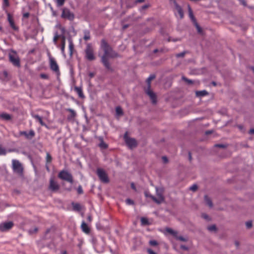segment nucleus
<instances>
[{"instance_id": "obj_1", "label": "nucleus", "mask_w": 254, "mask_h": 254, "mask_svg": "<svg viewBox=\"0 0 254 254\" xmlns=\"http://www.w3.org/2000/svg\"><path fill=\"white\" fill-rule=\"evenodd\" d=\"M101 49L104 54L101 57V62L108 70H112L111 64L109 61V58H114L119 57L118 54L115 52L105 39L101 41Z\"/></svg>"}, {"instance_id": "obj_2", "label": "nucleus", "mask_w": 254, "mask_h": 254, "mask_svg": "<svg viewBox=\"0 0 254 254\" xmlns=\"http://www.w3.org/2000/svg\"><path fill=\"white\" fill-rule=\"evenodd\" d=\"M155 190L157 197L152 196V200L158 204L163 203L165 201V197L163 195L164 189L163 188L156 187Z\"/></svg>"}, {"instance_id": "obj_3", "label": "nucleus", "mask_w": 254, "mask_h": 254, "mask_svg": "<svg viewBox=\"0 0 254 254\" xmlns=\"http://www.w3.org/2000/svg\"><path fill=\"white\" fill-rule=\"evenodd\" d=\"M85 58L90 61H94L96 59L94 54V50L91 43H87L86 48L84 50Z\"/></svg>"}, {"instance_id": "obj_4", "label": "nucleus", "mask_w": 254, "mask_h": 254, "mask_svg": "<svg viewBox=\"0 0 254 254\" xmlns=\"http://www.w3.org/2000/svg\"><path fill=\"white\" fill-rule=\"evenodd\" d=\"M12 168L14 173L20 177L23 176L24 168L22 164L18 160H12Z\"/></svg>"}, {"instance_id": "obj_5", "label": "nucleus", "mask_w": 254, "mask_h": 254, "mask_svg": "<svg viewBox=\"0 0 254 254\" xmlns=\"http://www.w3.org/2000/svg\"><path fill=\"white\" fill-rule=\"evenodd\" d=\"M8 58L10 62L17 67H20V58L15 51L11 50L8 54Z\"/></svg>"}, {"instance_id": "obj_6", "label": "nucleus", "mask_w": 254, "mask_h": 254, "mask_svg": "<svg viewBox=\"0 0 254 254\" xmlns=\"http://www.w3.org/2000/svg\"><path fill=\"white\" fill-rule=\"evenodd\" d=\"M48 56L49 58V65L51 69L54 71L57 75H59L60 73L59 67L56 60L52 57L49 52L48 53Z\"/></svg>"}, {"instance_id": "obj_7", "label": "nucleus", "mask_w": 254, "mask_h": 254, "mask_svg": "<svg viewBox=\"0 0 254 254\" xmlns=\"http://www.w3.org/2000/svg\"><path fill=\"white\" fill-rule=\"evenodd\" d=\"M58 177L60 179L67 181L71 184H72L73 182L72 175L65 170L60 171L58 174Z\"/></svg>"}, {"instance_id": "obj_8", "label": "nucleus", "mask_w": 254, "mask_h": 254, "mask_svg": "<svg viewBox=\"0 0 254 254\" xmlns=\"http://www.w3.org/2000/svg\"><path fill=\"white\" fill-rule=\"evenodd\" d=\"M61 17L72 21L74 18V14L68 8L64 7L62 9Z\"/></svg>"}, {"instance_id": "obj_9", "label": "nucleus", "mask_w": 254, "mask_h": 254, "mask_svg": "<svg viewBox=\"0 0 254 254\" xmlns=\"http://www.w3.org/2000/svg\"><path fill=\"white\" fill-rule=\"evenodd\" d=\"M49 190L53 192L58 191L60 188V186L58 182L55 181L54 177H51L49 181Z\"/></svg>"}, {"instance_id": "obj_10", "label": "nucleus", "mask_w": 254, "mask_h": 254, "mask_svg": "<svg viewBox=\"0 0 254 254\" xmlns=\"http://www.w3.org/2000/svg\"><path fill=\"white\" fill-rule=\"evenodd\" d=\"M97 174L101 182L107 183L109 180L106 172L102 169L98 168L97 170Z\"/></svg>"}, {"instance_id": "obj_11", "label": "nucleus", "mask_w": 254, "mask_h": 254, "mask_svg": "<svg viewBox=\"0 0 254 254\" xmlns=\"http://www.w3.org/2000/svg\"><path fill=\"white\" fill-rule=\"evenodd\" d=\"M124 139L127 145L130 148H133L137 146V142L134 138L128 137L126 133L124 135Z\"/></svg>"}, {"instance_id": "obj_12", "label": "nucleus", "mask_w": 254, "mask_h": 254, "mask_svg": "<svg viewBox=\"0 0 254 254\" xmlns=\"http://www.w3.org/2000/svg\"><path fill=\"white\" fill-rule=\"evenodd\" d=\"M146 94L149 97L152 103L155 104L157 103V97L156 94L151 89L150 87H147L145 89Z\"/></svg>"}, {"instance_id": "obj_13", "label": "nucleus", "mask_w": 254, "mask_h": 254, "mask_svg": "<svg viewBox=\"0 0 254 254\" xmlns=\"http://www.w3.org/2000/svg\"><path fill=\"white\" fill-rule=\"evenodd\" d=\"M19 134L24 136L26 139L30 140L34 137L35 133L33 130H30L29 132L25 131H20Z\"/></svg>"}, {"instance_id": "obj_14", "label": "nucleus", "mask_w": 254, "mask_h": 254, "mask_svg": "<svg viewBox=\"0 0 254 254\" xmlns=\"http://www.w3.org/2000/svg\"><path fill=\"white\" fill-rule=\"evenodd\" d=\"M6 12L7 13V20L9 23L10 27L14 30H17L18 28L14 23L12 16L10 14V13L8 12L7 10H6Z\"/></svg>"}, {"instance_id": "obj_15", "label": "nucleus", "mask_w": 254, "mask_h": 254, "mask_svg": "<svg viewBox=\"0 0 254 254\" xmlns=\"http://www.w3.org/2000/svg\"><path fill=\"white\" fill-rule=\"evenodd\" d=\"M13 226V223L11 221L6 222L1 225V231H7L10 230Z\"/></svg>"}, {"instance_id": "obj_16", "label": "nucleus", "mask_w": 254, "mask_h": 254, "mask_svg": "<svg viewBox=\"0 0 254 254\" xmlns=\"http://www.w3.org/2000/svg\"><path fill=\"white\" fill-rule=\"evenodd\" d=\"M174 5L175 10L178 12L180 15V18L183 19L184 15L182 8L178 4L176 0H174Z\"/></svg>"}, {"instance_id": "obj_17", "label": "nucleus", "mask_w": 254, "mask_h": 254, "mask_svg": "<svg viewBox=\"0 0 254 254\" xmlns=\"http://www.w3.org/2000/svg\"><path fill=\"white\" fill-rule=\"evenodd\" d=\"M74 91L78 94V96L81 98H84V95L82 92V89L81 87L75 86L74 87Z\"/></svg>"}, {"instance_id": "obj_18", "label": "nucleus", "mask_w": 254, "mask_h": 254, "mask_svg": "<svg viewBox=\"0 0 254 254\" xmlns=\"http://www.w3.org/2000/svg\"><path fill=\"white\" fill-rule=\"evenodd\" d=\"M81 228L83 232H84L86 234H89L90 232V229L86 224V223L83 221L82 222Z\"/></svg>"}, {"instance_id": "obj_19", "label": "nucleus", "mask_w": 254, "mask_h": 254, "mask_svg": "<svg viewBox=\"0 0 254 254\" xmlns=\"http://www.w3.org/2000/svg\"><path fill=\"white\" fill-rule=\"evenodd\" d=\"M32 117L37 120L42 126L47 127V125L43 122L42 118L38 115H32Z\"/></svg>"}, {"instance_id": "obj_20", "label": "nucleus", "mask_w": 254, "mask_h": 254, "mask_svg": "<svg viewBox=\"0 0 254 254\" xmlns=\"http://www.w3.org/2000/svg\"><path fill=\"white\" fill-rule=\"evenodd\" d=\"M208 94V93L206 90L196 91L195 92V95L197 97H202L207 95Z\"/></svg>"}, {"instance_id": "obj_21", "label": "nucleus", "mask_w": 254, "mask_h": 254, "mask_svg": "<svg viewBox=\"0 0 254 254\" xmlns=\"http://www.w3.org/2000/svg\"><path fill=\"white\" fill-rule=\"evenodd\" d=\"M165 230L168 233L171 234L172 236H173L175 238L176 236H177V234H178V232L177 231L174 230L170 228H166L165 229Z\"/></svg>"}, {"instance_id": "obj_22", "label": "nucleus", "mask_w": 254, "mask_h": 254, "mask_svg": "<svg viewBox=\"0 0 254 254\" xmlns=\"http://www.w3.org/2000/svg\"><path fill=\"white\" fill-rule=\"evenodd\" d=\"M188 10H189V16H190V18L193 22V23H196V21L195 18L193 14L192 11L191 9V7L189 5H188Z\"/></svg>"}, {"instance_id": "obj_23", "label": "nucleus", "mask_w": 254, "mask_h": 254, "mask_svg": "<svg viewBox=\"0 0 254 254\" xmlns=\"http://www.w3.org/2000/svg\"><path fill=\"white\" fill-rule=\"evenodd\" d=\"M66 111L70 113V116L68 117V119H73L76 116V113L73 110L71 109H67Z\"/></svg>"}, {"instance_id": "obj_24", "label": "nucleus", "mask_w": 254, "mask_h": 254, "mask_svg": "<svg viewBox=\"0 0 254 254\" xmlns=\"http://www.w3.org/2000/svg\"><path fill=\"white\" fill-rule=\"evenodd\" d=\"M204 200L207 205H208L210 207H212L213 206V203L210 199V198L207 196L205 195L204 196Z\"/></svg>"}, {"instance_id": "obj_25", "label": "nucleus", "mask_w": 254, "mask_h": 254, "mask_svg": "<svg viewBox=\"0 0 254 254\" xmlns=\"http://www.w3.org/2000/svg\"><path fill=\"white\" fill-rule=\"evenodd\" d=\"M116 113L117 116L120 117L123 115L124 113L122 108L120 106L116 108Z\"/></svg>"}, {"instance_id": "obj_26", "label": "nucleus", "mask_w": 254, "mask_h": 254, "mask_svg": "<svg viewBox=\"0 0 254 254\" xmlns=\"http://www.w3.org/2000/svg\"><path fill=\"white\" fill-rule=\"evenodd\" d=\"M90 34L89 30H84V37L83 39L86 40H89L90 39Z\"/></svg>"}, {"instance_id": "obj_27", "label": "nucleus", "mask_w": 254, "mask_h": 254, "mask_svg": "<svg viewBox=\"0 0 254 254\" xmlns=\"http://www.w3.org/2000/svg\"><path fill=\"white\" fill-rule=\"evenodd\" d=\"M155 78L154 75H150L149 77L147 79L146 82L147 84V87H150L151 88V81L152 80L154 79Z\"/></svg>"}, {"instance_id": "obj_28", "label": "nucleus", "mask_w": 254, "mask_h": 254, "mask_svg": "<svg viewBox=\"0 0 254 254\" xmlns=\"http://www.w3.org/2000/svg\"><path fill=\"white\" fill-rule=\"evenodd\" d=\"M3 80L8 81L11 78V75L9 73H8L6 71H3Z\"/></svg>"}, {"instance_id": "obj_29", "label": "nucleus", "mask_w": 254, "mask_h": 254, "mask_svg": "<svg viewBox=\"0 0 254 254\" xmlns=\"http://www.w3.org/2000/svg\"><path fill=\"white\" fill-rule=\"evenodd\" d=\"M1 118H2L6 121H9L11 120V116L9 114L2 113L1 114Z\"/></svg>"}, {"instance_id": "obj_30", "label": "nucleus", "mask_w": 254, "mask_h": 254, "mask_svg": "<svg viewBox=\"0 0 254 254\" xmlns=\"http://www.w3.org/2000/svg\"><path fill=\"white\" fill-rule=\"evenodd\" d=\"M175 238L177 240L182 242H187L188 240V239L187 237H184L182 236H178V234H177V236H176Z\"/></svg>"}, {"instance_id": "obj_31", "label": "nucleus", "mask_w": 254, "mask_h": 254, "mask_svg": "<svg viewBox=\"0 0 254 254\" xmlns=\"http://www.w3.org/2000/svg\"><path fill=\"white\" fill-rule=\"evenodd\" d=\"M69 51H70V55H72V51H73V48H74V45L72 43V41L71 40V39H69Z\"/></svg>"}, {"instance_id": "obj_32", "label": "nucleus", "mask_w": 254, "mask_h": 254, "mask_svg": "<svg viewBox=\"0 0 254 254\" xmlns=\"http://www.w3.org/2000/svg\"><path fill=\"white\" fill-rule=\"evenodd\" d=\"M100 141L101 142L99 145V147L102 149H106L108 147L107 144L104 142L102 139H101Z\"/></svg>"}, {"instance_id": "obj_33", "label": "nucleus", "mask_w": 254, "mask_h": 254, "mask_svg": "<svg viewBox=\"0 0 254 254\" xmlns=\"http://www.w3.org/2000/svg\"><path fill=\"white\" fill-rule=\"evenodd\" d=\"M65 46V38L64 36H63L62 38V47H61V50L63 53L64 52Z\"/></svg>"}, {"instance_id": "obj_34", "label": "nucleus", "mask_w": 254, "mask_h": 254, "mask_svg": "<svg viewBox=\"0 0 254 254\" xmlns=\"http://www.w3.org/2000/svg\"><path fill=\"white\" fill-rule=\"evenodd\" d=\"M72 206L75 210L79 211L81 209V206L79 203H72Z\"/></svg>"}, {"instance_id": "obj_35", "label": "nucleus", "mask_w": 254, "mask_h": 254, "mask_svg": "<svg viewBox=\"0 0 254 254\" xmlns=\"http://www.w3.org/2000/svg\"><path fill=\"white\" fill-rule=\"evenodd\" d=\"M52 157L49 153H46V162L47 164H49L52 162Z\"/></svg>"}, {"instance_id": "obj_36", "label": "nucleus", "mask_w": 254, "mask_h": 254, "mask_svg": "<svg viewBox=\"0 0 254 254\" xmlns=\"http://www.w3.org/2000/svg\"><path fill=\"white\" fill-rule=\"evenodd\" d=\"M3 0V4L2 7L4 9L5 8L8 7L9 6V0Z\"/></svg>"}, {"instance_id": "obj_37", "label": "nucleus", "mask_w": 254, "mask_h": 254, "mask_svg": "<svg viewBox=\"0 0 254 254\" xmlns=\"http://www.w3.org/2000/svg\"><path fill=\"white\" fill-rule=\"evenodd\" d=\"M207 229L210 232L216 231L217 228L215 225H212L208 226Z\"/></svg>"}, {"instance_id": "obj_38", "label": "nucleus", "mask_w": 254, "mask_h": 254, "mask_svg": "<svg viewBox=\"0 0 254 254\" xmlns=\"http://www.w3.org/2000/svg\"><path fill=\"white\" fill-rule=\"evenodd\" d=\"M65 0H56L58 6H61L64 5Z\"/></svg>"}, {"instance_id": "obj_39", "label": "nucleus", "mask_w": 254, "mask_h": 254, "mask_svg": "<svg viewBox=\"0 0 254 254\" xmlns=\"http://www.w3.org/2000/svg\"><path fill=\"white\" fill-rule=\"evenodd\" d=\"M141 222L143 225H147L148 224V221L147 218L142 217L141 218Z\"/></svg>"}, {"instance_id": "obj_40", "label": "nucleus", "mask_w": 254, "mask_h": 254, "mask_svg": "<svg viewBox=\"0 0 254 254\" xmlns=\"http://www.w3.org/2000/svg\"><path fill=\"white\" fill-rule=\"evenodd\" d=\"M149 244L150 245L152 246H156L158 245V242L155 240H150L149 242Z\"/></svg>"}, {"instance_id": "obj_41", "label": "nucleus", "mask_w": 254, "mask_h": 254, "mask_svg": "<svg viewBox=\"0 0 254 254\" xmlns=\"http://www.w3.org/2000/svg\"><path fill=\"white\" fill-rule=\"evenodd\" d=\"M182 79L187 82V83H188L189 84H192L193 83L192 81L190 80V79H188L187 78L185 77V76H182Z\"/></svg>"}, {"instance_id": "obj_42", "label": "nucleus", "mask_w": 254, "mask_h": 254, "mask_svg": "<svg viewBox=\"0 0 254 254\" xmlns=\"http://www.w3.org/2000/svg\"><path fill=\"white\" fill-rule=\"evenodd\" d=\"M190 189L193 191H195L197 190V186L195 184H194L190 187Z\"/></svg>"}, {"instance_id": "obj_43", "label": "nucleus", "mask_w": 254, "mask_h": 254, "mask_svg": "<svg viewBox=\"0 0 254 254\" xmlns=\"http://www.w3.org/2000/svg\"><path fill=\"white\" fill-rule=\"evenodd\" d=\"M38 231V228L37 227L34 228V229H31L29 230V233L31 234L36 233Z\"/></svg>"}, {"instance_id": "obj_44", "label": "nucleus", "mask_w": 254, "mask_h": 254, "mask_svg": "<svg viewBox=\"0 0 254 254\" xmlns=\"http://www.w3.org/2000/svg\"><path fill=\"white\" fill-rule=\"evenodd\" d=\"M126 202L127 204L128 205H133V204H134V201L132 200H131V199H130L129 198L127 199L126 200Z\"/></svg>"}, {"instance_id": "obj_45", "label": "nucleus", "mask_w": 254, "mask_h": 254, "mask_svg": "<svg viewBox=\"0 0 254 254\" xmlns=\"http://www.w3.org/2000/svg\"><path fill=\"white\" fill-rule=\"evenodd\" d=\"M194 24H195V26H196V27L197 28L198 32L199 33H201L202 32V29L200 28V27L198 25V24H197V23L196 22V23H194Z\"/></svg>"}, {"instance_id": "obj_46", "label": "nucleus", "mask_w": 254, "mask_h": 254, "mask_svg": "<svg viewBox=\"0 0 254 254\" xmlns=\"http://www.w3.org/2000/svg\"><path fill=\"white\" fill-rule=\"evenodd\" d=\"M59 38V35L57 33H56L54 37L53 41L55 43V44L57 43V40Z\"/></svg>"}, {"instance_id": "obj_47", "label": "nucleus", "mask_w": 254, "mask_h": 254, "mask_svg": "<svg viewBox=\"0 0 254 254\" xmlns=\"http://www.w3.org/2000/svg\"><path fill=\"white\" fill-rule=\"evenodd\" d=\"M144 195H145V197H150L151 199H152V197L154 196L153 195H152L151 194H150L149 192L148 191H145L144 192Z\"/></svg>"}, {"instance_id": "obj_48", "label": "nucleus", "mask_w": 254, "mask_h": 254, "mask_svg": "<svg viewBox=\"0 0 254 254\" xmlns=\"http://www.w3.org/2000/svg\"><path fill=\"white\" fill-rule=\"evenodd\" d=\"M186 54V52H183L181 53L177 54L176 55V57L177 58H181V57H184Z\"/></svg>"}, {"instance_id": "obj_49", "label": "nucleus", "mask_w": 254, "mask_h": 254, "mask_svg": "<svg viewBox=\"0 0 254 254\" xmlns=\"http://www.w3.org/2000/svg\"><path fill=\"white\" fill-rule=\"evenodd\" d=\"M77 192L79 193V194H82L83 193V190H82V187L81 186H79L78 188H77Z\"/></svg>"}, {"instance_id": "obj_50", "label": "nucleus", "mask_w": 254, "mask_h": 254, "mask_svg": "<svg viewBox=\"0 0 254 254\" xmlns=\"http://www.w3.org/2000/svg\"><path fill=\"white\" fill-rule=\"evenodd\" d=\"M246 225L248 228H250L252 226V223L251 221H248L246 222Z\"/></svg>"}, {"instance_id": "obj_51", "label": "nucleus", "mask_w": 254, "mask_h": 254, "mask_svg": "<svg viewBox=\"0 0 254 254\" xmlns=\"http://www.w3.org/2000/svg\"><path fill=\"white\" fill-rule=\"evenodd\" d=\"M40 77L43 79H48L49 76L47 74L42 73L40 74Z\"/></svg>"}, {"instance_id": "obj_52", "label": "nucleus", "mask_w": 254, "mask_h": 254, "mask_svg": "<svg viewBox=\"0 0 254 254\" xmlns=\"http://www.w3.org/2000/svg\"><path fill=\"white\" fill-rule=\"evenodd\" d=\"M162 159L165 163H167L168 162V160L167 157H166V156H163L162 157Z\"/></svg>"}, {"instance_id": "obj_53", "label": "nucleus", "mask_w": 254, "mask_h": 254, "mask_svg": "<svg viewBox=\"0 0 254 254\" xmlns=\"http://www.w3.org/2000/svg\"><path fill=\"white\" fill-rule=\"evenodd\" d=\"M147 252L149 254H157L155 252L153 251L152 250L149 249L147 250Z\"/></svg>"}, {"instance_id": "obj_54", "label": "nucleus", "mask_w": 254, "mask_h": 254, "mask_svg": "<svg viewBox=\"0 0 254 254\" xmlns=\"http://www.w3.org/2000/svg\"><path fill=\"white\" fill-rule=\"evenodd\" d=\"M215 146L216 147H221V148H225L226 147V146L224 144H216Z\"/></svg>"}, {"instance_id": "obj_55", "label": "nucleus", "mask_w": 254, "mask_h": 254, "mask_svg": "<svg viewBox=\"0 0 254 254\" xmlns=\"http://www.w3.org/2000/svg\"><path fill=\"white\" fill-rule=\"evenodd\" d=\"M181 248L182 249L184 250H185V251H188L189 250V248L187 247H186V246H185L184 245H181Z\"/></svg>"}, {"instance_id": "obj_56", "label": "nucleus", "mask_w": 254, "mask_h": 254, "mask_svg": "<svg viewBox=\"0 0 254 254\" xmlns=\"http://www.w3.org/2000/svg\"><path fill=\"white\" fill-rule=\"evenodd\" d=\"M131 188L133 190H134L135 191L136 190V187L135 186V185L133 183H132L131 184Z\"/></svg>"}, {"instance_id": "obj_57", "label": "nucleus", "mask_w": 254, "mask_h": 254, "mask_svg": "<svg viewBox=\"0 0 254 254\" xmlns=\"http://www.w3.org/2000/svg\"><path fill=\"white\" fill-rule=\"evenodd\" d=\"M250 134H254V128H251L249 131Z\"/></svg>"}, {"instance_id": "obj_58", "label": "nucleus", "mask_w": 254, "mask_h": 254, "mask_svg": "<svg viewBox=\"0 0 254 254\" xmlns=\"http://www.w3.org/2000/svg\"><path fill=\"white\" fill-rule=\"evenodd\" d=\"M87 219L89 222H91L92 221V216L89 215L87 217Z\"/></svg>"}, {"instance_id": "obj_59", "label": "nucleus", "mask_w": 254, "mask_h": 254, "mask_svg": "<svg viewBox=\"0 0 254 254\" xmlns=\"http://www.w3.org/2000/svg\"><path fill=\"white\" fill-rule=\"evenodd\" d=\"M144 1V0H135V3H141V2H143Z\"/></svg>"}, {"instance_id": "obj_60", "label": "nucleus", "mask_w": 254, "mask_h": 254, "mask_svg": "<svg viewBox=\"0 0 254 254\" xmlns=\"http://www.w3.org/2000/svg\"><path fill=\"white\" fill-rule=\"evenodd\" d=\"M29 13H24V14H23V16H24V17H26V18L28 17H29Z\"/></svg>"}, {"instance_id": "obj_61", "label": "nucleus", "mask_w": 254, "mask_h": 254, "mask_svg": "<svg viewBox=\"0 0 254 254\" xmlns=\"http://www.w3.org/2000/svg\"><path fill=\"white\" fill-rule=\"evenodd\" d=\"M89 75L90 78H92L94 76V73H92V72H90V73H89Z\"/></svg>"}, {"instance_id": "obj_62", "label": "nucleus", "mask_w": 254, "mask_h": 254, "mask_svg": "<svg viewBox=\"0 0 254 254\" xmlns=\"http://www.w3.org/2000/svg\"><path fill=\"white\" fill-rule=\"evenodd\" d=\"M189 157L190 161H191V159H192V157H191V155L190 152L189 153Z\"/></svg>"}, {"instance_id": "obj_63", "label": "nucleus", "mask_w": 254, "mask_h": 254, "mask_svg": "<svg viewBox=\"0 0 254 254\" xmlns=\"http://www.w3.org/2000/svg\"><path fill=\"white\" fill-rule=\"evenodd\" d=\"M235 245H236L237 247H238L239 246V243L237 241H236Z\"/></svg>"}, {"instance_id": "obj_64", "label": "nucleus", "mask_w": 254, "mask_h": 254, "mask_svg": "<svg viewBox=\"0 0 254 254\" xmlns=\"http://www.w3.org/2000/svg\"><path fill=\"white\" fill-rule=\"evenodd\" d=\"M147 7H148V6H147V5H143V6H142V8H143V9H145V8H147Z\"/></svg>"}]
</instances>
